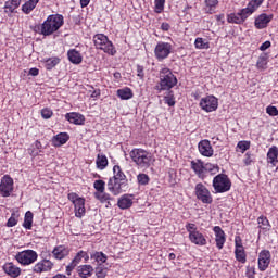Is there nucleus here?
I'll use <instances>...</instances> for the list:
<instances>
[{
  "label": "nucleus",
  "instance_id": "nucleus-12",
  "mask_svg": "<svg viewBox=\"0 0 278 278\" xmlns=\"http://www.w3.org/2000/svg\"><path fill=\"white\" fill-rule=\"evenodd\" d=\"M235 244V255L237 262H240L241 264H247V252H244V247L242 245V240L240 239V237H236Z\"/></svg>",
  "mask_w": 278,
  "mask_h": 278
},
{
  "label": "nucleus",
  "instance_id": "nucleus-32",
  "mask_svg": "<svg viewBox=\"0 0 278 278\" xmlns=\"http://www.w3.org/2000/svg\"><path fill=\"white\" fill-rule=\"evenodd\" d=\"M113 174H114V176L112 177V179H117L119 181L127 182V176H125V173H123V169H121V166L115 165L113 167Z\"/></svg>",
  "mask_w": 278,
  "mask_h": 278
},
{
  "label": "nucleus",
  "instance_id": "nucleus-2",
  "mask_svg": "<svg viewBox=\"0 0 278 278\" xmlns=\"http://www.w3.org/2000/svg\"><path fill=\"white\" fill-rule=\"evenodd\" d=\"M177 86V77L175 74L168 68L164 67L160 71V86H156V90H170Z\"/></svg>",
  "mask_w": 278,
  "mask_h": 278
},
{
  "label": "nucleus",
  "instance_id": "nucleus-7",
  "mask_svg": "<svg viewBox=\"0 0 278 278\" xmlns=\"http://www.w3.org/2000/svg\"><path fill=\"white\" fill-rule=\"evenodd\" d=\"M15 260L18 264H22V266H29V264H34V262L38 260V253L34 250L22 251L15 255Z\"/></svg>",
  "mask_w": 278,
  "mask_h": 278
},
{
  "label": "nucleus",
  "instance_id": "nucleus-13",
  "mask_svg": "<svg viewBox=\"0 0 278 278\" xmlns=\"http://www.w3.org/2000/svg\"><path fill=\"white\" fill-rule=\"evenodd\" d=\"M270 251L268 250H263L258 254V270L261 273H264L268 266H270Z\"/></svg>",
  "mask_w": 278,
  "mask_h": 278
},
{
  "label": "nucleus",
  "instance_id": "nucleus-25",
  "mask_svg": "<svg viewBox=\"0 0 278 278\" xmlns=\"http://www.w3.org/2000/svg\"><path fill=\"white\" fill-rule=\"evenodd\" d=\"M67 58L72 64H81L84 61V56H81V53L76 49L68 50Z\"/></svg>",
  "mask_w": 278,
  "mask_h": 278
},
{
  "label": "nucleus",
  "instance_id": "nucleus-39",
  "mask_svg": "<svg viewBox=\"0 0 278 278\" xmlns=\"http://www.w3.org/2000/svg\"><path fill=\"white\" fill-rule=\"evenodd\" d=\"M258 227L260 229H263L265 231H270V222H268V218L266 216L262 215L257 218Z\"/></svg>",
  "mask_w": 278,
  "mask_h": 278
},
{
  "label": "nucleus",
  "instance_id": "nucleus-51",
  "mask_svg": "<svg viewBox=\"0 0 278 278\" xmlns=\"http://www.w3.org/2000/svg\"><path fill=\"white\" fill-rule=\"evenodd\" d=\"M16 213H12L11 217L7 222V227H16L18 219H16Z\"/></svg>",
  "mask_w": 278,
  "mask_h": 278
},
{
  "label": "nucleus",
  "instance_id": "nucleus-22",
  "mask_svg": "<svg viewBox=\"0 0 278 278\" xmlns=\"http://www.w3.org/2000/svg\"><path fill=\"white\" fill-rule=\"evenodd\" d=\"M3 270L9 277H20L21 276V268L14 265L13 263H7L3 265Z\"/></svg>",
  "mask_w": 278,
  "mask_h": 278
},
{
  "label": "nucleus",
  "instance_id": "nucleus-17",
  "mask_svg": "<svg viewBox=\"0 0 278 278\" xmlns=\"http://www.w3.org/2000/svg\"><path fill=\"white\" fill-rule=\"evenodd\" d=\"M189 240L198 247H205V244H207V239H205V236H203L199 230L190 232Z\"/></svg>",
  "mask_w": 278,
  "mask_h": 278
},
{
  "label": "nucleus",
  "instance_id": "nucleus-21",
  "mask_svg": "<svg viewBox=\"0 0 278 278\" xmlns=\"http://www.w3.org/2000/svg\"><path fill=\"white\" fill-rule=\"evenodd\" d=\"M66 121H68V123H72L73 125H84V123L86 122V117H84L83 114L80 113H67L65 115Z\"/></svg>",
  "mask_w": 278,
  "mask_h": 278
},
{
  "label": "nucleus",
  "instance_id": "nucleus-4",
  "mask_svg": "<svg viewBox=\"0 0 278 278\" xmlns=\"http://www.w3.org/2000/svg\"><path fill=\"white\" fill-rule=\"evenodd\" d=\"M93 42L96 49H100L108 53V55H116V48H114V43L108 39V36L104 34H97L93 36Z\"/></svg>",
  "mask_w": 278,
  "mask_h": 278
},
{
  "label": "nucleus",
  "instance_id": "nucleus-33",
  "mask_svg": "<svg viewBox=\"0 0 278 278\" xmlns=\"http://www.w3.org/2000/svg\"><path fill=\"white\" fill-rule=\"evenodd\" d=\"M38 1L40 0H28L27 2H25L22 5V11L24 12V14H29L36 8V5H38Z\"/></svg>",
  "mask_w": 278,
  "mask_h": 278
},
{
  "label": "nucleus",
  "instance_id": "nucleus-52",
  "mask_svg": "<svg viewBox=\"0 0 278 278\" xmlns=\"http://www.w3.org/2000/svg\"><path fill=\"white\" fill-rule=\"evenodd\" d=\"M41 116L46 121H49V118H51V116H53V111L49 108H45L41 110Z\"/></svg>",
  "mask_w": 278,
  "mask_h": 278
},
{
  "label": "nucleus",
  "instance_id": "nucleus-27",
  "mask_svg": "<svg viewBox=\"0 0 278 278\" xmlns=\"http://www.w3.org/2000/svg\"><path fill=\"white\" fill-rule=\"evenodd\" d=\"M21 5V0H9L4 3L5 14H14L16 9Z\"/></svg>",
  "mask_w": 278,
  "mask_h": 278
},
{
  "label": "nucleus",
  "instance_id": "nucleus-26",
  "mask_svg": "<svg viewBox=\"0 0 278 278\" xmlns=\"http://www.w3.org/2000/svg\"><path fill=\"white\" fill-rule=\"evenodd\" d=\"M68 253V248L64 245L55 247L52 251L53 257H55V260H64V257H66Z\"/></svg>",
  "mask_w": 278,
  "mask_h": 278
},
{
  "label": "nucleus",
  "instance_id": "nucleus-61",
  "mask_svg": "<svg viewBox=\"0 0 278 278\" xmlns=\"http://www.w3.org/2000/svg\"><path fill=\"white\" fill-rule=\"evenodd\" d=\"M40 73V71L36 67H33L29 70L28 75H31L33 77H38V74Z\"/></svg>",
  "mask_w": 278,
  "mask_h": 278
},
{
  "label": "nucleus",
  "instance_id": "nucleus-55",
  "mask_svg": "<svg viewBox=\"0 0 278 278\" xmlns=\"http://www.w3.org/2000/svg\"><path fill=\"white\" fill-rule=\"evenodd\" d=\"M83 253H84V251H79L77 254H76V256L73 258V261H72V264L74 265V266H77V264H79V262H81V257H83Z\"/></svg>",
  "mask_w": 278,
  "mask_h": 278
},
{
  "label": "nucleus",
  "instance_id": "nucleus-48",
  "mask_svg": "<svg viewBox=\"0 0 278 278\" xmlns=\"http://www.w3.org/2000/svg\"><path fill=\"white\" fill-rule=\"evenodd\" d=\"M93 188L97 190V192H105V181L96 180L93 184Z\"/></svg>",
  "mask_w": 278,
  "mask_h": 278
},
{
  "label": "nucleus",
  "instance_id": "nucleus-10",
  "mask_svg": "<svg viewBox=\"0 0 278 278\" xmlns=\"http://www.w3.org/2000/svg\"><path fill=\"white\" fill-rule=\"evenodd\" d=\"M200 108L204 110V112H216V110H218V99L214 96L202 98L200 101Z\"/></svg>",
  "mask_w": 278,
  "mask_h": 278
},
{
  "label": "nucleus",
  "instance_id": "nucleus-44",
  "mask_svg": "<svg viewBox=\"0 0 278 278\" xmlns=\"http://www.w3.org/2000/svg\"><path fill=\"white\" fill-rule=\"evenodd\" d=\"M164 102L169 105V108L175 106V94L169 91L167 96L164 97Z\"/></svg>",
  "mask_w": 278,
  "mask_h": 278
},
{
  "label": "nucleus",
  "instance_id": "nucleus-5",
  "mask_svg": "<svg viewBox=\"0 0 278 278\" xmlns=\"http://www.w3.org/2000/svg\"><path fill=\"white\" fill-rule=\"evenodd\" d=\"M213 188L216 194H223L231 190V179L226 174H219L213 178Z\"/></svg>",
  "mask_w": 278,
  "mask_h": 278
},
{
  "label": "nucleus",
  "instance_id": "nucleus-31",
  "mask_svg": "<svg viewBox=\"0 0 278 278\" xmlns=\"http://www.w3.org/2000/svg\"><path fill=\"white\" fill-rule=\"evenodd\" d=\"M227 21L228 23H235L236 25H242V23H244V18L240 11L238 13L229 14Z\"/></svg>",
  "mask_w": 278,
  "mask_h": 278
},
{
  "label": "nucleus",
  "instance_id": "nucleus-59",
  "mask_svg": "<svg viewBox=\"0 0 278 278\" xmlns=\"http://www.w3.org/2000/svg\"><path fill=\"white\" fill-rule=\"evenodd\" d=\"M67 197L72 201L73 205L76 201H79V199H81L79 195H77V193H70Z\"/></svg>",
  "mask_w": 278,
  "mask_h": 278
},
{
  "label": "nucleus",
  "instance_id": "nucleus-16",
  "mask_svg": "<svg viewBox=\"0 0 278 278\" xmlns=\"http://www.w3.org/2000/svg\"><path fill=\"white\" fill-rule=\"evenodd\" d=\"M271 21H273V15L262 13L255 18L254 25L256 29H266V27H268V23H270Z\"/></svg>",
  "mask_w": 278,
  "mask_h": 278
},
{
  "label": "nucleus",
  "instance_id": "nucleus-28",
  "mask_svg": "<svg viewBox=\"0 0 278 278\" xmlns=\"http://www.w3.org/2000/svg\"><path fill=\"white\" fill-rule=\"evenodd\" d=\"M92 273H94V268L91 265H80L78 267V275L81 278L92 277Z\"/></svg>",
  "mask_w": 278,
  "mask_h": 278
},
{
  "label": "nucleus",
  "instance_id": "nucleus-1",
  "mask_svg": "<svg viewBox=\"0 0 278 278\" xmlns=\"http://www.w3.org/2000/svg\"><path fill=\"white\" fill-rule=\"evenodd\" d=\"M64 25V16L60 14L49 15L48 18L41 24L35 26V31L42 36H51Z\"/></svg>",
  "mask_w": 278,
  "mask_h": 278
},
{
  "label": "nucleus",
  "instance_id": "nucleus-47",
  "mask_svg": "<svg viewBox=\"0 0 278 278\" xmlns=\"http://www.w3.org/2000/svg\"><path fill=\"white\" fill-rule=\"evenodd\" d=\"M137 181H138V184L140 186H147L149 184V181H150L149 175H147V174H139L137 176Z\"/></svg>",
  "mask_w": 278,
  "mask_h": 278
},
{
  "label": "nucleus",
  "instance_id": "nucleus-43",
  "mask_svg": "<svg viewBox=\"0 0 278 278\" xmlns=\"http://www.w3.org/2000/svg\"><path fill=\"white\" fill-rule=\"evenodd\" d=\"M194 45H195V49H210V43L205 42L201 37H198L195 39Z\"/></svg>",
  "mask_w": 278,
  "mask_h": 278
},
{
  "label": "nucleus",
  "instance_id": "nucleus-3",
  "mask_svg": "<svg viewBox=\"0 0 278 278\" xmlns=\"http://www.w3.org/2000/svg\"><path fill=\"white\" fill-rule=\"evenodd\" d=\"M129 155L139 168H149L151 166V153L144 149L135 148L130 151Z\"/></svg>",
  "mask_w": 278,
  "mask_h": 278
},
{
  "label": "nucleus",
  "instance_id": "nucleus-42",
  "mask_svg": "<svg viewBox=\"0 0 278 278\" xmlns=\"http://www.w3.org/2000/svg\"><path fill=\"white\" fill-rule=\"evenodd\" d=\"M205 5L208 14H214V10H216V5H218V0H205Z\"/></svg>",
  "mask_w": 278,
  "mask_h": 278
},
{
  "label": "nucleus",
  "instance_id": "nucleus-41",
  "mask_svg": "<svg viewBox=\"0 0 278 278\" xmlns=\"http://www.w3.org/2000/svg\"><path fill=\"white\" fill-rule=\"evenodd\" d=\"M239 12H241V16L243 17V21H247L251 14H253L255 11L251 7L250 3H248L247 8L241 9Z\"/></svg>",
  "mask_w": 278,
  "mask_h": 278
},
{
  "label": "nucleus",
  "instance_id": "nucleus-57",
  "mask_svg": "<svg viewBox=\"0 0 278 278\" xmlns=\"http://www.w3.org/2000/svg\"><path fill=\"white\" fill-rule=\"evenodd\" d=\"M245 275L248 278H255V267H247Z\"/></svg>",
  "mask_w": 278,
  "mask_h": 278
},
{
  "label": "nucleus",
  "instance_id": "nucleus-18",
  "mask_svg": "<svg viewBox=\"0 0 278 278\" xmlns=\"http://www.w3.org/2000/svg\"><path fill=\"white\" fill-rule=\"evenodd\" d=\"M191 168L199 179H205V163L201 160L191 161Z\"/></svg>",
  "mask_w": 278,
  "mask_h": 278
},
{
  "label": "nucleus",
  "instance_id": "nucleus-11",
  "mask_svg": "<svg viewBox=\"0 0 278 278\" xmlns=\"http://www.w3.org/2000/svg\"><path fill=\"white\" fill-rule=\"evenodd\" d=\"M106 186H108L109 192H112L114 197H118V194L123 192V188H127V182L123 180H118L116 178H110Z\"/></svg>",
  "mask_w": 278,
  "mask_h": 278
},
{
  "label": "nucleus",
  "instance_id": "nucleus-8",
  "mask_svg": "<svg viewBox=\"0 0 278 278\" xmlns=\"http://www.w3.org/2000/svg\"><path fill=\"white\" fill-rule=\"evenodd\" d=\"M173 52V45L169 42H159L154 49V55L159 62H162V60H166L168 55Z\"/></svg>",
  "mask_w": 278,
  "mask_h": 278
},
{
  "label": "nucleus",
  "instance_id": "nucleus-15",
  "mask_svg": "<svg viewBox=\"0 0 278 278\" xmlns=\"http://www.w3.org/2000/svg\"><path fill=\"white\" fill-rule=\"evenodd\" d=\"M52 269H53V262L49 260H42L33 267V270L39 275L42 273H50V270Z\"/></svg>",
  "mask_w": 278,
  "mask_h": 278
},
{
  "label": "nucleus",
  "instance_id": "nucleus-53",
  "mask_svg": "<svg viewBox=\"0 0 278 278\" xmlns=\"http://www.w3.org/2000/svg\"><path fill=\"white\" fill-rule=\"evenodd\" d=\"M264 3V0H251L248 4L256 12V10Z\"/></svg>",
  "mask_w": 278,
  "mask_h": 278
},
{
  "label": "nucleus",
  "instance_id": "nucleus-50",
  "mask_svg": "<svg viewBox=\"0 0 278 278\" xmlns=\"http://www.w3.org/2000/svg\"><path fill=\"white\" fill-rule=\"evenodd\" d=\"M154 3L156 14H161L164 11V3H166V0H154Z\"/></svg>",
  "mask_w": 278,
  "mask_h": 278
},
{
  "label": "nucleus",
  "instance_id": "nucleus-29",
  "mask_svg": "<svg viewBox=\"0 0 278 278\" xmlns=\"http://www.w3.org/2000/svg\"><path fill=\"white\" fill-rule=\"evenodd\" d=\"M277 157H278V148L274 146L267 152V162L273 166H277V162H278Z\"/></svg>",
  "mask_w": 278,
  "mask_h": 278
},
{
  "label": "nucleus",
  "instance_id": "nucleus-63",
  "mask_svg": "<svg viewBox=\"0 0 278 278\" xmlns=\"http://www.w3.org/2000/svg\"><path fill=\"white\" fill-rule=\"evenodd\" d=\"M76 266H77V265H74V264L71 262V264H68V265L66 266V273H67V275H71V273H73V270L75 269Z\"/></svg>",
  "mask_w": 278,
  "mask_h": 278
},
{
  "label": "nucleus",
  "instance_id": "nucleus-58",
  "mask_svg": "<svg viewBox=\"0 0 278 278\" xmlns=\"http://www.w3.org/2000/svg\"><path fill=\"white\" fill-rule=\"evenodd\" d=\"M243 162H244L245 166H251V164L253 163V159L251 157V153L247 152L245 159H244Z\"/></svg>",
  "mask_w": 278,
  "mask_h": 278
},
{
  "label": "nucleus",
  "instance_id": "nucleus-30",
  "mask_svg": "<svg viewBox=\"0 0 278 278\" xmlns=\"http://www.w3.org/2000/svg\"><path fill=\"white\" fill-rule=\"evenodd\" d=\"M117 97L122 99V101H129V99H134V91L129 87L118 89Z\"/></svg>",
  "mask_w": 278,
  "mask_h": 278
},
{
  "label": "nucleus",
  "instance_id": "nucleus-38",
  "mask_svg": "<svg viewBox=\"0 0 278 278\" xmlns=\"http://www.w3.org/2000/svg\"><path fill=\"white\" fill-rule=\"evenodd\" d=\"M34 224V213L31 211H28L25 213L23 228L24 229H31V225Z\"/></svg>",
  "mask_w": 278,
  "mask_h": 278
},
{
  "label": "nucleus",
  "instance_id": "nucleus-9",
  "mask_svg": "<svg viewBox=\"0 0 278 278\" xmlns=\"http://www.w3.org/2000/svg\"><path fill=\"white\" fill-rule=\"evenodd\" d=\"M12 192H14V179L5 175L0 182V194L1 197L8 198Z\"/></svg>",
  "mask_w": 278,
  "mask_h": 278
},
{
  "label": "nucleus",
  "instance_id": "nucleus-45",
  "mask_svg": "<svg viewBox=\"0 0 278 278\" xmlns=\"http://www.w3.org/2000/svg\"><path fill=\"white\" fill-rule=\"evenodd\" d=\"M96 277H98V278H105V277H108V268L99 265L96 268Z\"/></svg>",
  "mask_w": 278,
  "mask_h": 278
},
{
  "label": "nucleus",
  "instance_id": "nucleus-6",
  "mask_svg": "<svg viewBox=\"0 0 278 278\" xmlns=\"http://www.w3.org/2000/svg\"><path fill=\"white\" fill-rule=\"evenodd\" d=\"M195 197L199 201L206 205H211L213 203L214 199L212 198V192H210V189L205 187L202 182H199L195 185Z\"/></svg>",
  "mask_w": 278,
  "mask_h": 278
},
{
  "label": "nucleus",
  "instance_id": "nucleus-19",
  "mask_svg": "<svg viewBox=\"0 0 278 278\" xmlns=\"http://www.w3.org/2000/svg\"><path fill=\"white\" fill-rule=\"evenodd\" d=\"M213 230L215 233L216 247H217V249L220 250V249H223V247H225V242L227 240L225 237V231L219 226H215L213 228Z\"/></svg>",
  "mask_w": 278,
  "mask_h": 278
},
{
  "label": "nucleus",
  "instance_id": "nucleus-20",
  "mask_svg": "<svg viewBox=\"0 0 278 278\" xmlns=\"http://www.w3.org/2000/svg\"><path fill=\"white\" fill-rule=\"evenodd\" d=\"M74 207H75V217L83 218L86 214V200L84 198H79V200H77L74 203Z\"/></svg>",
  "mask_w": 278,
  "mask_h": 278
},
{
  "label": "nucleus",
  "instance_id": "nucleus-54",
  "mask_svg": "<svg viewBox=\"0 0 278 278\" xmlns=\"http://www.w3.org/2000/svg\"><path fill=\"white\" fill-rule=\"evenodd\" d=\"M266 112L269 114V116H278L277 106L269 105L266 108Z\"/></svg>",
  "mask_w": 278,
  "mask_h": 278
},
{
  "label": "nucleus",
  "instance_id": "nucleus-14",
  "mask_svg": "<svg viewBox=\"0 0 278 278\" xmlns=\"http://www.w3.org/2000/svg\"><path fill=\"white\" fill-rule=\"evenodd\" d=\"M198 149L201 155H203L204 157H212V155H214V149L212 148V143L207 139L200 141L198 144Z\"/></svg>",
  "mask_w": 278,
  "mask_h": 278
},
{
  "label": "nucleus",
  "instance_id": "nucleus-64",
  "mask_svg": "<svg viewBox=\"0 0 278 278\" xmlns=\"http://www.w3.org/2000/svg\"><path fill=\"white\" fill-rule=\"evenodd\" d=\"M161 29H162V31H168V29H170V24L169 23H162Z\"/></svg>",
  "mask_w": 278,
  "mask_h": 278
},
{
  "label": "nucleus",
  "instance_id": "nucleus-56",
  "mask_svg": "<svg viewBox=\"0 0 278 278\" xmlns=\"http://www.w3.org/2000/svg\"><path fill=\"white\" fill-rule=\"evenodd\" d=\"M137 76L144 79V67L142 65H137Z\"/></svg>",
  "mask_w": 278,
  "mask_h": 278
},
{
  "label": "nucleus",
  "instance_id": "nucleus-49",
  "mask_svg": "<svg viewBox=\"0 0 278 278\" xmlns=\"http://www.w3.org/2000/svg\"><path fill=\"white\" fill-rule=\"evenodd\" d=\"M237 147H238V149L241 150V153H244V151H249V149H251V142L250 141H239Z\"/></svg>",
  "mask_w": 278,
  "mask_h": 278
},
{
  "label": "nucleus",
  "instance_id": "nucleus-35",
  "mask_svg": "<svg viewBox=\"0 0 278 278\" xmlns=\"http://www.w3.org/2000/svg\"><path fill=\"white\" fill-rule=\"evenodd\" d=\"M91 260H94V262H97L98 264H105V262H108V255H105V253L103 252H93L90 255Z\"/></svg>",
  "mask_w": 278,
  "mask_h": 278
},
{
  "label": "nucleus",
  "instance_id": "nucleus-36",
  "mask_svg": "<svg viewBox=\"0 0 278 278\" xmlns=\"http://www.w3.org/2000/svg\"><path fill=\"white\" fill-rule=\"evenodd\" d=\"M267 65H268V54H261L256 62V68H258V71H266Z\"/></svg>",
  "mask_w": 278,
  "mask_h": 278
},
{
  "label": "nucleus",
  "instance_id": "nucleus-40",
  "mask_svg": "<svg viewBox=\"0 0 278 278\" xmlns=\"http://www.w3.org/2000/svg\"><path fill=\"white\" fill-rule=\"evenodd\" d=\"M94 197L100 203H110V201H112V198L109 193H105V191L96 192Z\"/></svg>",
  "mask_w": 278,
  "mask_h": 278
},
{
  "label": "nucleus",
  "instance_id": "nucleus-60",
  "mask_svg": "<svg viewBox=\"0 0 278 278\" xmlns=\"http://www.w3.org/2000/svg\"><path fill=\"white\" fill-rule=\"evenodd\" d=\"M186 229H187V231L189 232V236H190V233L192 231H197V225H194V224H187L186 225Z\"/></svg>",
  "mask_w": 278,
  "mask_h": 278
},
{
  "label": "nucleus",
  "instance_id": "nucleus-24",
  "mask_svg": "<svg viewBox=\"0 0 278 278\" xmlns=\"http://www.w3.org/2000/svg\"><path fill=\"white\" fill-rule=\"evenodd\" d=\"M117 205L119 210H129V207L134 205V200L131 199V195L124 194L118 200Z\"/></svg>",
  "mask_w": 278,
  "mask_h": 278
},
{
  "label": "nucleus",
  "instance_id": "nucleus-34",
  "mask_svg": "<svg viewBox=\"0 0 278 278\" xmlns=\"http://www.w3.org/2000/svg\"><path fill=\"white\" fill-rule=\"evenodd\" d=\"M96 164L97 168L104 170V168H108V156L105 154H98Z\"/></svg>",
  "mask_w": 278,
  "mask_h": 278
},
{
  "label": "nucleus",
  "instance_id": "nucleus-37",
  "mask_svg": "<svg viewBox=\"0 0 278 278\" xmlns=\"http://www.w3.org/2000/svg\"><path fill=\"white\" fill-rule=\"evenodd\" d=\"M60 62V58L52 56L45 60V68L47 71H53L55 68V65Z\"/></svg>",
  "mask_w": 278,
  "mask_h": 278
},
{
  "label": "nucleus",
  "instance_id": "nucleus-23",
  "mask_svg": "<svg viewBox=\"0 0 278 278\" xmlns=\"http://www.w3.org/2000/svg\"><path fill=\"white\" fill-rule=\"evenodd\" d=\"M67 140H71V136L66 132H60L52 138V146L62 147L63 144H66Z\"/></svg>",
  "mask_w": 278,
  "mask_h": 278
},
{
  "label": "nucleus",
  "instance_id": "nucleus-46",
  "mask_svg": "<svg viewBox=\"0 0 278 278\" xmlns=\"http://www.w3.org/2000/svg\"><path fill=\"white\" fill-rule=\"evenodd\" d=\"M206 173H218V166L213 165L212 163L204 164V177Z\"/></svg>",
  "mask_w": 278,
  "mask_h": 278
},
{
  "label": "nucleus",
  "instance_id": "nucleus-62",
  "mask_svg": "<svg viewBox=\"0 0 278 278\" xmlns=\"http://www.w3.org/2000/svg\"><path fill=\"white\" fill-rule=\"evenodd\" d=\"M266 49H270V41H265L261 45L260 51H266Z\"/></svg>",
  "mask_w": 278,
  "mask_h": 278
}]
</instances>
